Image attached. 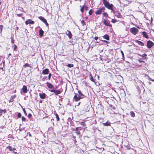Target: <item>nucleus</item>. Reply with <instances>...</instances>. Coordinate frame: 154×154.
<instances>
[{"label": "nucleus", "mask_w": 154, "mask_h": 154, "mask_svg": "<svg viewBox=\"0 0 154 154\" xmlns=\"http://www.w3.org/2000/svg\"><path fill=\"white\" fill-rule=\"evenodd\" d=\"M108 110L109 111V112H110V113L111 114H114V113H115V112L114 111H113L112 112H111L110 111V110H112L111 109H108Z\"/></svg>", "instance_id": "c03bdc74"}, {"label": "nucleus", "mask_w": 154, "mask_h": 154, "mask_svg": "<svg viewBox=\"0 0 154 154\" xmlns=\"http://www.w3.org/2000/svg\"><path fill=\"white\" fill-rule=\"evenodd\" d=\"M103 23L104 25L106 26L112 27V25L110 23V21L108 19L104 20Z\"/></svg>", "instance_id": "7ed1b4c3"}, {"label": "nucleus", "mask_w": 154, "mask_h": 154, "mask_svg": "<svg viewBox=\"0 0 154 154\" xmlns=\"http://www.w3.org/2000/svg\"><path fill=\"white\" fill-rule=\"evenodd\" d=\"M52 75L51 73H49L48 74V79L49 80H50L51 79V76Z\"/></svg>", "instance_id": "58836bf2"}, {"label": "nucleus", "mask_w": 154, "mask_h": 154, "mask_svg": "<svg viewBox=\"0 0 154 154\" xmlns=\"http://www.w3.org/2000/svg\"><path fill=\"white\" fill-rule=\"evenodd\" d=\"M28 117L30 119L32 117V115L31 114L29 113L28 115Z\"/></svg>", "instance_id": "8fccbe9b"}, {"label": "nucleus", "mask_w": 154, "mask_h": 154, "mask_svg": "<svg viewBox=\"0 0 154 154\" xmlns=\"http://www.w3.org/2000/svg\"><path fill=\"white\" fill-rule=\"evenodd\" d=\"M7 148L9 149L11 151L13 150L11 146H8L7 147Z\"/></svg>", "instance_id": "e433bc0d"}, {"label": "nucleus", "mask_w": 154, "mask_h": 154, "mask_svg": "<svg viewBox=\"0 0 154 154\" xmlns=\"http://www.w3.org/2000/svg\"><path fill=\"white\" fill-rule=\"evenodd\" d=\"M21 119L23 121L25 122L26 121V119L23 116H22V117Z\"/></svg>", "instance_id": "a19ab883"}, {"label": "nucleus", "mask_w": 154, "mask_h": 154, "mask_svg": "<svg viewBox=\"0 0 154 154\" xmlns=\"http://www.w3.org/2000/svg\"><path fill=\"white\" fill-rule=\"evenodd\" d=\"M138 62L140 63H141L142 62H143V63L145 65H146V63L145 62V61H143V60H140L139 59L138 60Z\"/></svg>", "instance_id": "ea45409f"}, {"label": "nucleus", "mask_w": 154, "mask_h": 154, "mask_svg": "<svg viewBox=\"0 0 154 154\" xmlns=\"http://www.w3.org/2000/svg\"><path fill=\"white\" fill-rule=\"evenodd\" d=\"M94 12V10L93 9H90L89 12H88V14L89 15H91Z\"/></svg>", "instance_id": "c85d7f7f"}, {"label": "nucleus", "mask_w": 154, "mask_h": 154, "mask_svg": "<svg viewBox=\"0 0 154 154\" xmlns=\"http://www.w3.org/2000/svg\"><path fill=\"white\" fill-rule=\"evenodd\" d=\"M82 128L81 127H76L75 128V132L78 135H80L81 133L80 131L81 130H82Z\"/></svg>", "instance_id": "0eeeda50"}, {"label": "nucleus", "mask_w": 154, "mask_h": 154, "mask_svg": "<svg viewBox=\"0 0 154 154\" xmlns=\"http://www.w3.org/2000/svg\"><path fill=\"white\" fill-rule=\"evenodd\" d=\"M16 29L17 30H18L19 29V28L18 26L16 27Z\"/></svg>", "instance_id": "bf43d9fd"}, {"label": "nucleus", "mask_w": 154, "mask_h": 154, "mask_svg": "<svg viewBox=\"0 0 154 154\" xmlns=\"http://www.w3.org/2000/svg\"><path fill=\"white\" fill-rule=\"evenodd\" d=\"M111 108L114 110H115L116 109V108L115 106L111 107Z\"/></svg>", "instance_id": "6e6d98bb"}, {"label": "nucleus", "mask_w": 154, "mask_h": 154, "mask_svg": "<svg viewBox=\"0 0 154 154\" xmlns=\"http://www.w3.org/2000/svg\"><path fill=\"white\" fill-rule=\"evenodd\" d=\"M149 80L152 81V82H153L154 81V79H153L151 78H150V77H149Z\"/></svg>", "instance_id": "603ef678"}, {"label": "nucleus", "mask_w": 154, "mask_h": 154, "mask_svg": "<svg viewBox=\"0 0 154 154\" xmlns=\"http://www.w3.org/2000/svg\"><path fill=\"white\" fill-rule=\"evenodd\" d=\"M11 55V53H9L8 54V56H10Z\"/></svg>", "instance_id": "e2e57ef3"}, {"label": "nucleus", "mask_w": 154, "mask_h": 154, "mask_svg": "<svg viewBox=\"0 0 154 154\" xmlns=\"http://www.w3.org/2000/svg\"><path fill=\"white\" fill-rule=\"evenodd\" d=\"M111 21L112 23H115L117 21V20L116 19H112Z\"/></svg>", "instance_id": "473e14b6"}, {"label": "nucleus", "mask_w": 154, "mask_h": 154, "mask_svg": "<svg viewBox=\"0 0 154 154\" xmlns=\"http://www.w3.org/2000/svg\"><path fill=\"white\" fill-rule=\"evenodd\" d=\"M23 67L24 68H26V67H29L30 68H32V66L28 63H26L25 64L23 65Z\"/></svg>", "instance_id": "412c9836"}, {"label": "nucleus", "mask_w": 154, "mask_h": 154, "mask_svg": "<svg viewBox=\"0 0 154 154\" xmlns=\"http://www.w3.org/2000/svg\"><path fill=\"white\" fill-rule=\"evenodd\" d=\"M50 91L52 92H54L56 95H58L61 92L59 90H55L54 89L50 90Z\"/></svg>", "instance_id": "423d86ee"}, {"label": "nucleus", "mask_w": 154, "mask_h": 154, "mask_svg": "<svg viewBox=\"0 0 154 154\" xmlns=\"http://www.w3.org/2000/svg\"><path fill=\"white\" fill-rule=\"evenodd\" d=\"M102 1L104 6L108 9L111 10L112 12H113L114 13L113 5L112 4H110L109 2L107 0H102Z\"/></svg>", "instance_id": "f257e3e1"}, {"label": "nucleus", "mask_w": 154, "mask_h": 154, "mask_svg": "<svg viewBox=\"0 0 154 154\" xmlns=\"http://www.w3.org/2000/svg\"><path fill=\"white\" fill-rule=\"evenodd\" d=\"M131 116V117H134L135 116V114L133 111H131L130 112Z\"/></svg>", "instance_id": "c756f323"}, {"label": "nucleus", "mask_w": 154, "mask_h": 154, "mask_svg": "<svg viewBox=\"0 0 154 154\" xmlns=\"http://www.w3.org/2000/svg\"><path fill=\"white\" fill-rule=\"evenodd\" d=\"M23 112H24V114H25V115L26 116L27 115V113H26V110L25 109L23 108Z\"/></svg>", "instance_id": "49530a36"}, {"label": "nucleus", "mask_w": 154, "mask_h": 154, "mask_svg": "<svg viewBox=\"0 0 154 154\" xmlns=\"http://www.w3.org/2000/svg\"><path fill=\"white\" fill-rule=\"evenodd\" d=\"M55 115L56 116V118L57 119V121H59L60 120V118L59 117L57 113H56L55 114Z\"/></svg>", "instance_id": "2f4dec72"}, {"label": "nucleus", "mask_w": 154, "mask_h": 154, "mask_svg": "<svg viewBox=\"0 0 154 154\" xmlns=\"http://www.w3.org/2000/svg\"><path fill=\"white\" fill-rule=\"evenodd\" d=\"M80 103H80H79V104Z\"/></svg>", "instance_id": "774afa93"}, {"label": "nucleus", "mask_w": 154, "mask_h": 154, "mask_svg": "<svg viewBox=\"0 0 154 154\" xmlns=\"http://www.w3.org/2000/svg\"><path fill=\"white\" fill-rule=\"evenodd\" d=\"M21 116V114L20 113H18L17 114V117L18 118H20Z\"/></svg>", "instance_id": "37998d69"}, {"label": "nucleus", "mask_w": 154, "mask_h": 154, "mask_svg": "<svg viewBox=\"0 0 154 154\" xmlns=\"http://www.w3.org/2000/svg\"><path fill=\"white\" fill-rule=\"evenodd\" d=\"M67 66L68 67L71 68L73 67L74 65L73 64H68Z\"/></svg>", "instance_id": "f704fd0d"}, {"label": "nucleus", "mask_w": 154, "mask_h": 154, "mask_svg": "<svg viewBox=\"0 0 154 154\" xmlns=\"http://www.w3.org/2000/svg\"><path fill=\"white\" fill-rule=\"evenodd\" d=\"M116 16L118 18H121L122 17V15L121 14V13L119 11H117L116 12Z\"/></svg>", "instance_id": "f3484780"}, {"label": "nucleus", "mask_w": 154, "mask_h": 154, "mask_svg": "<svg viewBox=\"0 0 154 154\" xmlns=\"http://www.w3.org/2000/svg\"><path fill=\"white\" fill-rule=\"evenodd\" d=\"M23 15V14L22 13H20L19 14H17V16L18 17H20L21 16H22Z\"/></svg>", "instance_id": "864d4df0"}, {"label": "nucleus", "mask_w": 154, "mask_h": 154, "mask_svg": "<svg viewBox=\"0 0 154 154\" xmlns=\"http://www.w3.org/2000/svg\"><path fill=\"white\" fill-rule=\"evenodd\" d=\"M130 31L132 33L135 35L138 33V30L136 28L134 27L131 28L130 29Z\"/></svg>", "instance_id": "20e7f679"}, {"label": "nucleus", "mask_w": 154, "mask_h": 154, "mask_svg": "<svg viewBox=\"0 0 154 154\" xmlns=\"http://www.w3.org/2000/svg\"><path fill=\"white\" fill-rule=\"evenodd\" d=\"M80 124H81V125H82L84 126H86V125L85 123V122H80Z\"/></svg>", "instance_id": "72a5a7b5"}, {"label": "nucleus", "mask_w": 154, "mask_h": 154, "mask_svg": "<svg viewBox=\"0 0 154 154\" xmlns=\"http://www.w3.org/2000/svg\"><path fill=\"white\" fill-rule=\"evenodd\" d=\"M22 18L24 20V17H22Z\"/></svg>", "instance_id": "0e129e2a"}, {"label": "nucleus", "mask_w": 154, "mask_h": 154, "mask_svg": "<svg viewBox=\"0 0 154 154\" xmlns=\"http://www.w3.org/2000/svg\"><path fill=\"white\" fill-rule=\"evenodd\" d=\"M3 27L4 26L3 25H0V33H1V34H2V29L3 28Z\"/></svg>", "instance_id": "7c9ffc66"}, {"label": "nucleus", "mask_w": 154, "mask_h": 154, "mask_svg": "<svg viewBox=\"0 0 154 154\" xmlns=\"http://www.w3.org/2000/svg\"><path fill=\"white\" fill-rule=\"evenodd\" d=\"M128 147V148H128V149H130V146H128V147Z\"/></svg>", "instance_id": "680f3d73"}, {"label": "nucleus", "mask_w": 154, "mask_h": 154, "mask_svg": "<svg viewBox=\"0 0 154 154\" xmlns=\"http://www.w3.org/2000/svg\"><path fill=\"white\" fill-rule=\"evenodd\" d=\"M78 93L80 95V96H79L81 97V99L84 98V97H85V96L82 93L80 90H79L78 91Z\"/></svg>", "instance_id": "6ab92c4d"}, {"label": "nucleus", "mask_w": 154, "mask_h": 154, "mask_svg": "<svg viewBox=\"0 0 154 154\" xmlns=\"http://www.w3.org/2000/svg\"><path fill=\"white\" fill-rule=\"evenodd\" d=\"M135 42L138 45H140L141 46H143L144 45L143 43V42L140 41L136 40L135 41Z\"/></svg>", "instance_id": "aec40b11"}, {"label": "nucleus", "mask_w": 154, "mask_h": 154, "mask_svg": "<svg viewBox=\"0 0 154 154\" xmlns=\"http://www.w3.org/2000/svg\"><path fill=\"white\" fill-rule=\"evenodd\" d=\"M101 41L103 42H105L107 44H109V42H108L107 41L105 40H101Z\"/></svg>", "instance_id": "79ce46f5"}, {"label": "nucleus", "mask_w": 154, "mask_h": 154, "mask_svg": "<svg viewBox=\"0 0 154 154\" xmlns=\"http://www.w3.org/2000/svg\"><path fill=\"white\" fill-rule=\"evenodd\" d=\"M11 43L12 44H14V41L13 37L12 36H11Z\"/></svg>", "instance_id": "4c0bfd02"}, {"label": "nucleus", "mask_w": 154, "mask_h": 154, "mask_svg": "<svg viewBox=\"0 0 154 154\" xmlns=\"http://www.w3.org/2000/svg\"><path fill=\"white\" fill-rule=\"evenodd\" d=\"M121 53L122 55V56L123 58H124V55L122 51H121Z\"/></svg>", "instance_id": "09e8293b"}, {"label": "nucleus", "mask_w": 154, "mask_h": 154, "mask_svg": "<svg viewBox=\"0 0 154 154\" xmlns=\"http://www.w3.org/2000/svg\"><path fill=\"white\" fill-rule=\"evenodd\" d=\"M98 38V36H96L94 38V39L96 40H97Z\"/></svg>", "instance_id": "5fc2aeb1"}, {"label": "nucleus", "mask_w": 154, "mask_h": 154, "mask_svg": "<svg viewBox=\"0 0 154 154\" xmlns=\"http://www.w3.org/2000/svg\"><path fill=\"white\" fill-rule=\"evenodd\" d=\"M23 92L24 93H26L27 92L28 90L27 89V87L26 85H23L22 88Z\"/></svg>", "instance_id": "4468645a"}, {"label": "nucleus", "mask_w": 154, "mask_h": 154, "mask_svg": "<svg viewBox=\"0 0 154 154\" xmlns=\"http://www.w3.org/2000/svg\"><path fill=\"white\" fill-rule=\"evenodd\" d=\"M39 19L41 20L42 22L44 23L46 20L43 17L40 16L38 17Z\"/></svg>", "instance_id": "a878e982"}, {"label": "nucleus", "mask_w": 154, "mask_h": 154, "mask_svg": "<svg viewBox=\"0 0 154 154\" xmlns=\"http://www.w3.org/2000/svg\"><path fill=\"white\" fill-rule=\"evenodd\" d=\"M6 112V110L5 109H0V116H1L2 115V113H5Z\"/></svg>", "instance_id": "b1692460"}, {"label": "nucleus", "mask_w": 154, "mask_h": 154, "mask_svg": "<svg viewBox=\"0 0 154 154\" xmlns=\"http://www.w3.org/2000/svg\"><path fill=\"white\" fill-rule=\"evenodd\" d=\"M39 96L40 98L42 99H44L46 97V94L45 93H39Z\"/></svg>", "instance_id": "ddd939ff"}, {"label": "nucleus", "mask_w": 154, "mask_h": 154, "mask_svg": "<svg viewBox=\"0 0 154 154\" xmlns=\"http://www.w3.org/2000/svg\"><path fill=\"white\" fill-rule=\"evenodd\" d=\"M25 23L26 25L28 24H34L35 23V22L33 20H32L31 19H28L25 21Z\"/></svg>", "instance_id": "6e6552de"}, {"label": "nucleus", "mask_w": 154, "mask_h": 154, "mask_svg": "<svg viewBox=\"0 0 154 154\" xmlns=\"http://www.w3.org/2000/svg\"><path fill=\"white\" fill-rule=\"evenodd\" d=\"M89 76H90V79L92 82H94V83H96L95 82V79L93 78L92 75L91 73L89 74Z\"/></svg>", "instance_id": "5701e85b"}, {"label": "nucleus", "mask_w": 154, "mask_h": 154, "mask_svg": "<svg viewBox=\"0 0 154 154\" xmlns=\"http://www.w3.org/2000/svg\"><path fill=\"white\" fill-rule=\"evenodd\" d=\"M105 10V7H103L97 10L95 12V13L96 15H100L102 14L103 12H104Z\"/></svg>", "instance_id": "f03ea898"}, {"label": "nucleus", "mask_w": 154, "mask_h": 154, "mask_svg": "<svg viewBox=\"0 0 154 154\" xmlns=\"http://www.w3.org/2000/svg\"><path fill=\"white\" fill-rule=\"evenodd\" d=\"M49 69L48 68H46L43 70L42 73L43 75H47L49 74Z\"/></svg>", "instance_id": "f8f14e48"}, {"label": "nucleus", "mask_w": 154, "mask_h": 154, "mask_svg": "<svg viewBox=\"0 0 154 154\" xmlns=\"http://www.w3.org/2000/svg\"><path fill=\"white\" fill-rule=\"evenodd\" d=\"M103 16H104V17H109L108 15V14L106 12H104L103 14Z\"/></svg>", "instance_id": "cd10ccee"}, {"label": "nucleus", "mask_w": 154, "mask_h": 154, "mask_svg": "<svg viewBox=\"0 0 154 154\" xmlns=\"http://www.w3.org/2000/svg\"><path fill=\"white\" fill-rule=\"evenodd\" d=\"M146 45L148 48H150L154 45V43L150 40H148L147 42Z\"/></svg>", "instance_id": "39448f33"}, {"label": "nucleus", "mask_w": 154, "mask_h": 154, "mask_svg": "<svg viewBox=\"0 0 154 154\" xmlns=\"http://www.w3.org/2000/svg\"><path fill=\"white\" fill-rule=\"evenodd\" d=\"M29 137H32V135L31 134H30V133H29Z\"/></svg>", "instance_id": "13d9d810"}, {"label": "nucleus", "mask_w": 154, "mask_h": 154, "mask_svg": "<svg viewBox=\"0 0 154 154\" xmlns=\"http://www.w3.org/2000/svg\"><path fill=\"white\" fill-rule=\"evenodd\" d=\"M46 84L48 87V88L49 89H53L54 88V85L51 83L49 82H47Z\"/></svg>", "instance_id": "1a4fd4ad"}, {"label": "nucleus", "mask_w": 154, "mask_h": 154, "mask_svg": "<svg viewBox=\"0 0 154 154\" xmlns=\"http://www.w3.org/2000/svg\"><path fill=\"white\" fill-rule=\"evenodd\" d=\"M84 5V10H86V11L87 10H88V7L85 5Z\"/></svg>", "instance_id": "a18cd8bd"}, {"label": "nucleus", "mask_w": 154, "mask_h": 154, "mask_svg": "<svg viewBox=\"0 0 154 154\" xmlns=\"http://www.w3.org/2000/svg\"><path fill=\"white\" fill-rule=\"evenodd\" d=\"M17 96L15 94L11 96L9 100V102H12L14 101V99Z\"/></svg>", "instance_id": "2eb2a0df"}, {"label": "nucleus", "mask_w": 154, "mask_h": 154, "mask_svg": "<svg viewBox=\"0 0 154 154\" xmlns=\"http://www.w3.org/2000/svg\"><path fill=\"white\" fill-rule=\"evenodd\" d=\"M44 23L45 24L46 26H48V23L47 20H46L45 22H44Z\"/></svg>", "instance_id": "3c124183"}, {"label": "nucleus", "mask_w": 154, "mask_h": 154, "mask_svg": "<svg viewBox=\"0 0 154 154\" xmlns=\"http://www.w3.org/2000/svg\"><path fill=\"white\" fill-rule=\"evenodd\" d=\"M17 46L16 45H14V51H16V49H17Z\"/></svg>", "instance_id": "de8ad7c7"}, {"label": "nucleus", "mask_w": 154, "mask_h": 154, "mask_svg": "<svg viewBox=\"0 0 154 154\" xmlns=\"http://www.w3.org/2000/svg\"><path fill=\"white\" fill-rule=\"evenodd\" d=\"M138 55L142 57L143 59L146 60L147 59V54H143L142 55L139 54H138Z\"/></svg>", "instance_id": "393cba45"}, {"label": "nucleus", "mask_w": 154, "mask_h": 154, "mask_svg": "<svg viewBox=\"0 0 154 154\" xmlns=\"http://www.w3.org/2000/svg\"><path fill=\"white\" fill-rule=\"evenodd\" d=\"M65 33L67 36H68V37L69 39L72 38V35L70 31L67 30L66 32Z\"/></svg>", "instance_id": "9d476101"}, {"label": "nucleus", "mask_w": 154, "mask_h": 154, "mask_svg": "<svg viewBox=\"0 0 154 154\" xmlns=\"http://www.w3.org/2000/svg\"><path fill=\"white\" fill-rule=\"evenodd\" d=\"M84 5H83L82 7L81 8V9H80V11L82 13H83L84 12Z\"/></svg>", "instance_id": "c9c22d12"}, {"label": "nucleus", "mask_w": 154, "mask_h": 154, "mask_svg": "<svg viewBox=\"0 0 154 154\" xmlns=\"http://www.w3.org/2000/svg\"><path fill=\"white\" fill-rule=\"evenodd\" d=\"M1 2H0V5L1 4Z\"/></svg>", "instance_id": "338daca9"}, {"label": "nucleus", "mask_w": 154, "mask_h": 154, "mask_svg": "<svg viewBox=\"0 0 154 154\" xmlns=\"http://www.w3.org/2000/svg\"><path fill=\"white\" fill-rule=\"evenodd\" d=\"M75 94V95L73 97V99L75 102H77L81 99V98L79 96H77L76 94Z\"/></svg>", "instance_id": "9b49d317"}, {"label": "nucleus", "mask_w": 154, "mask_h": 154, "mask_svg": "<svg viewBox=\"0 0 154 154\" xmlns=\"http://www.w3.org/2000/svg\"><path fill=\"white\" fill-rule=\"evenodd\" d=\"M13 150H16V149L14 148L13 149H12Z\"/></svg>", "instance_id": "052dcab7"}, {"label": "nucleus", "mask_w": 154, "mask_h": 154, "mask_svg": "<svg viewBox=\"0 0 154 154\" xmlns=\"http://www.w3.org/2000/svg\"><path fill=\"white\" fill-rule=\"evenodd\" d=\"M142 35L145 38H149L148 35L146 32H145V31H143V32H142Z\"/></svg>", "instance_id": "dca6fc26"}, {"label": "nucleus", "mask_w": 154, "mask_h": 154, "mask_svg": "<svg viewBox=\"0 0 154 154\" xmlns=\"http://www.w3.org/2000/svg\"><path fill=\"white\" fill-rule=\"evenodd\" d=\"M103 125L104 126H110V123L108 122V121H107L105 123H103Z\"/></svg>", "instance_id": "bb28decb"}, {"label": "nucleus", "mask_w": 154, "mask_h": 154, "mask_svg": "<svg viewBox=\"0 0 154 154\" xmlns=\"http://www.w3.org/2000/svg\"><path fill=\"white\" fill-rule=\"evenodd\" d=\"M103 37L104 39H105L107 40H109V36L107 34H105L103 36Z\"/></svg>", "instance_id": "4be33fe9"}, {"label": "nucleus", "mask_w": 154, "mask_h": 154, "mask_svg": "<svg viewBox=\"0 0 154 154\" xmlns=\"http://www.w3.org/2000/svg\"><path fill=\"white\" fill-rule=\"evenodd\" d=\"M40 103H42V101H40Z\"/></svg>", "instance_id": "69168bd1"}, {"label": "nucleus", "mask_w": 154, "mask_h": 154, "mask_svg": "<svg viewBox=\"0 0 154 154\" xmlns=\"http://www.w3.org/2000/svg\"><path fill=\"white\" fill-rule=\"evenodd\" d=\"M81 23L82 24H83L85 23V22H84V20H82L81 21Z\"/></svg>", "instance_id": "4d7b16f0"}, {"label": "nucleus", "mask_w": 154, "mask_h": 154, "mask_svg": "<svg viewBox=\"0 0 154 154\" xmlns=\"http://www.w3.org/2000/svg\"><path fill=\"white\" fill-rule=\"evenodd\" d=\"M39 33L40 37H42L43 35L44 32L42 29H41L39 31Z\"/></svg>", "instance_id": "a211bd4d"}]
</instances>
